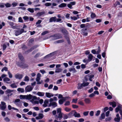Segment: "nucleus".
<instances>
[{"label": "nucleus", "instance_id": "59", "mask_svg": "<svg viewBox=\"0 0 122 122\" xmlns=\"http://www.w3.org/2000/svg\"><path fill=\"white\" fill-rule=\"evenodd\" d=\"M70 104V102L69 101L66 102L64 104L65 105L67 106L69 105Z\"/></svg>", "mask_w": 122, "mask_h": 122}, {"label": "nucleus", "instance_id": "24", "mask_svg": "<svg viewBox=\"0 0 122 122\" xmlns=\"http://www.w3.org/2000/svg\"><path fill=\"white\" fill-rule=\"evenodd\" d=\"M83 86L82 84V83L81 84L79 83L78 86L77 87V88L78 89H81L82 88Z\"/></svg>", "mask_w": 122, "mask_h": 122}, {"label": "nucleus", "instance_id": "54", "mask_svg": "<svg viewBox=\"0 0 122 122\" xmlns=\"http://www.w3.org/2000/svg\"><path fill=\"white\" fill-rule=\"evenodd\" d=\"M62 80L61 79H60L57 81L56 83L57 84H59L61 82Z\"/></svg>", "mask_w": 122, "mask_h": 122}, {"label": "nucleus", "instance_id": "21", "mask_svg": "<svg viewBox=\"0 0 122 122\" xmlns=\"http://www.w3.org/2000/svg\"><path fill=\"white\" fill-rule=\"evenodd\" d=\"M17 91L21 93L24 92V88H19L17 89Z\"/></svg>", "mask_w": 122, "mask_h": 122}, {"label": "nucleus", "instance_id": "64", "mask_svg": "<svg viewBox=\"0 0 122 122\" xmlns=\"http://www.w3.org/2000/svg\"><path fill=\"white\" fill-rule=\"evenodd\" d=\"M72 106V107L74 108H77L78 107V106L75 105H73Z\"/></svg>", "mask_w": 122, "mask_h": 122}, {"label": "nucleus", "instance_id": "44", "mask_svg": "<svg viewBox=\"0 0 122 122\" xmlns=\"http://www.w3.org/2000/svg\"><path fill=\"white\" fill-rule=\"evenodd\" d=\"M64 41V40L63 39H62L61 40H59L57 41H56V42L57 43H62Z\"/></svg>", "mask_w": 122, "mask_h": 122}, {"label": "nucleus", "instance_id": "8", "mask_svg": "<svg viewBox=\"0 0 122 122\" xmlns=\"http://www.w3.org/2000/svg\"><path fill=\"white\" fill-rule=\"evenodd\" d=\"M45 95L46 97L48 98H50L54 96V94L52 93L49 92H46Z\"/></svg>", "mask_w": 122, "mask_h": 122}, {"label": "nucleus", "instance_id": "41", "mask_svg": "<svg viewBox=\"0 0 122 122\" xmlns=\"http://www.w3.org/2000/svg\"><path fill=\"white\" fill-rule=\"evenodd\" d=\"M49 32L48 31L46 30L42 32L41 33V35L42 36H43L47 33H49Z\"/></svg>", "mask_w": 122, "mask_h": 122}, {"label": "nucleus", "instance_id": "32", "mask_svg": "<svg viewBox=\"0 0 122 122\" xmlns=\"http://www.w3.org/2000/svg\"><path fill=\"white\" fill-rule=\"evenodd\" d=\"M84 101L86 103H90L91 101L89 98H85L84 100Z\"/></svg>", "mask_w": 122, "mask_h": 122}, {"label": "nucleus", "instance_id": "63", "mask_svg": "<svg viewBox=\"0 0 122 122\" xmlns=\"http://www.w3.org/2000/svg\"><path fill=\"white\" fill-rule=\"evenodd\" d=\"M34 41V40L33 39H31L29 41V43L30 44L31 43H32Z\"/></svg>", "mask_w": 122, "mask_h": 122}, {"label": "nucleus", "instance_id": "29", "mask_svg": "<svg viewBox=\"0 0 122 122\" xmlns=\"http://www.w3.org/2000/svg\"><path fill=\"white\" fill-rule=\"evenodd\" d=\"M121 108V106L120 105L118 106L117 107H116L115 109L116 112H118L119 110Z\"/></svg>", "mask_w": 122, "mask_h": 122}, {"label": "nucleus", "instance_id": "38", "mask_svg": "<svg viewBox=\"0 0 122 122\" xmlns=\"http://www.w3.org/2000/svg\"><path fill=\"white\" fill-rule=\"evenodd\" d=\"M120 117H116L114 119V120L115 122H119L120 121Z\"/></svg>", "mask_w": 122, "mask_h": 122}, {"label": "nucleus", "instance_id": "42", "mask_svg": "<svg viewBox=\"0 0 122 122\" xmlns=\"http://www.w3.org/2000/svg\"><path fill=\"white\" fill-rule=\"evenodd\" d=\"M24 80L25 81L28 82L29 81V78L27 76H26L25 77Z\"/></svg>", "mask_w": 122, "mask_h": 122}, {"label": "nucleus", "instance_id": "23", "mask_svg": "<svg viewBox=\"0 0 122 122\" xmlns=\"http://www.w3.org/2000/svg\"><path fill=\"white\" fill-rule=\"evenodd\" d=\"M66 4L65 3H62L59 5V7L60 8L64 7L66 6Z\"/></svg>", "mask_w": 122, "mask_h": 122}, {"label": "nucleus", "instance_id": "16", "mask_svg": "<svg viewBox=\"0 0 122 122\" xmlns=\"http://www.w3.org/2000/svg\"><path fill=\"white\" fill-rule=\"evenodd\" d=\"M93 56L91 54H89L88 57V60L89 61H91L93 57Z\"/></svg>", "mask_w": 122, "mask_h": 122}, {"label": "nucleus", "instance_id": "22", "mask_svg": "<svg viewBox=\"0 0 122 122\" xmlns=\"http://www.w3.org/2000/svg\"><path fill=\"white\" fill-rule=\"evenodd\" d=\"M3 80L4 82H6L7 83H8L9 82H7L10 81V79L6 77L3 79Z\"/></svg>", "mask_w": 122, "mask_h": 122}, {"label": "nucleus", "instance_id": "7", "mask_svg": "<svg viewBox=\"0 0 122 122\" xmlns=\"http://www.w3.org/2000/svg\"><path fill=\"white\" fill-rule=\"evenodd\" d=\"M51 106H52L54 108L57 106V104L56 102H51L50 103L48 107H49Z\"/></svg>", "mask_w": 122, "mask_h": 122}, {"label": "nucleus", "instance_id": "56", "mask_svg": "<svg viewBox=\"0 0 122 122\" xmlns=\"http://www.w3.org/2000/svg\"><path fill=\"white\" fill-rule=\"evenodd\" d=\"M105 117V115L104 113H102L101 115V118L102 119H104Z\"/></svg>", "mask_w": 122, "mask_h": 122}, {"label": "nucleus", "instance_id": "14", "mask_svg": "<svg viewBox=\"0 0 122 122\" xmlns=\"http://www.w3.org/2000/svg\"><path fill=\"white\" fill-rule=\"evenodd\" d=\"M51 37H56V39H61L62 38V36L61 35H59L57 36H56L55 35L52 36Z\"/></svg>", "mask_w": 122, "mask_h": 122}, {"label": "nucleus", "instance_id": "36", "mask_svg": "<svg viewBox=\"0 0 122 122\" xmlns=\"http://www.w3.org/2000/svg\"><path fill=\"white\" fill-rule=\"evenodd\" d=\"M120 5V4L119 2L118 1H116L114 4V6L116 7L117 5Z\"/></svg>", "mask_w": 122, "mask_h": 122}, {"label": "nucleus", "instance_id": "5", "mask_svg": "<svg viewBox=\"0 0 122 122\" xmlns=\"http://www.w3.org/2000/svg\"><path fill=\"white\" fill-rule=\"evenodd\" d=\"M63 114V113H59L58 114V116L56 115L55 116V117L56 119L58 120V118H59V120H60L61 119L62 117Z\"/></svg>", "mask_w": 122, "mask_h": 122}, {"label": "nucleus", "instance_id": "50", "mask_svg": "<svg viewBox=\"0 0 122 122\" xmlns=\"http://www.w3.org/2000/svg\"><path fill=\"white\" fill-rule=\"evenodd\" d=\"M8 75H9V77L10 78H12V76L11 73L10 71H8Z\"/></svg>", "mask_w": 122, "mask_h": 122}, {"label": "nucleus", "instance_id": "52", "mask_svg": "<svg viewBox=\"0 0 122 122\" xmlns=\"http://www.w3.org/2000/svg\"><path fill=\"white\" fill-rule=\"evenodd\" d=\"M112 119L111 117H108L105 119V121H110Z\"/></svg>", "mask_w": 122, "mask_h": 122}, {"label": "nucleus", "instance_id": "34", "mask_svg": "<svg viewBox=\"0 0 122 122\" xmlns=\"http://www.w3.org/2000/svg\"><path fill=\"white\" fill-rule=\"evenodd\" d=\"M3 4L7 8L10 7L11 6V4L9 3H7L5 4Z\"/></svg>", "mask_w": 122, "mask_h": 122}, {"label": "nucleus", "instance_id": "58", "mask_svg": "<svg viewBox=\"0 0 122 122\" xmlns=\"http://www.w3.org/2000/svg\"><path fill=\"white\" fill-rule=\"evenodd\" d=\"M77 99H73L72 100V102L76 103L77 102Z\"/></svg>", "mask_w": 122, "mask_h": 122}, {"label": "nucleus", "instance_id": "9", "mask_svg": "<svg viewBox=\"0 0 122 122\" xmlns=\"http://www.w3.org/2000/svg\"><path fill=\"white\" fill-rule=\"evenodd\" d=\"M44 116L42 114L40 113L38 115V116L36 117V120H39L42 119L44 117Z\"/></svg>", "mask_w": 122, "mask_h": 122}, {"label": "nucleus", "instance_id": "57", "mask_svg": "<svg viewBox=\"0 0 122 122\" xmlns=\"http://www.w3.org/2000/svg\"><path fill=\"white\" fill-rule=\"evenodd\" d=\"M57 113H62L61 112V109L60 108H57Z\"/></svg>", "mask_w": 122, "mask_h": 122}, {"label": "nucleus", "instance_id": "15", "mask_svg": "<svg viewBox=\"0 0 122 122\" xmlns=\"http://www.w3.org/2000/svg\"><path fill=\"white\" fill-rule=\"evenodd\" d=\"M45 93L43 92H39L37 93V95L40 97H43L44 96Z\"/></svg>", "mask_w": 122, "mask_h": 122}, {"label": "nucleus", "instance_id": "12", "mask_svg": "<svg viewBox=\"0 0 122 122\" xmlns=\"http://www.w3.org/2000/svg\"><path fill=\"white\" fill-rule=\"evenodd\" d=\"M69 71L70 72H72L73 74L75 73L76 71L74 68H70L69 69Z\"/></svg>", "mask_w": 122, "mask_h": 122}, {"label": "nucleus", "instance_id": "2", "mask_svg": "<svg viewBox=\"0 0 122 122\" xmlns=\"http://www.w3.org/2000/svg\"><path fill=\"white\" fill-rule=\"evenodd\" d=\"M41 74L40 73H38L37 75V77L36 78V80L37 82V83L38 84H41L42 82V81H40L41 79Z\"/></svg>", "mask_w": 122, "mask_h": 122}, {"label": "nucleus", "instance_id": "31", "mask_svg": "<svg viewBox=\"0 0 122 122\" xmlns=\"http://www.w3.org/2000/svg\"><path fill=\"white\" fill-rule=\"evenodd\" d=\"M45 13L44 12H40L37 13V15L38 16H40Z\"/></svg>", "mask_w": 122, "mask_h": 122}, {"label": "nucleus", "instance_id": "27", "mask_svg": "<svg viewBox=\"0 0 122 122\" xmlns=\"http://www.w3.org/2000/svg\"><path fill=\"white\" fill-rule=\"evenodd\" d=\"M89 83L88 82H85L84 81L82 83V84L83 85V87H85V86H87L88 85Z\"/></svg>", "mask_w": 122, "mask_h": 122}, {"label": "nucleus", "instance_id": "3", "mask_svg": "<svg viewBox=\"0 0 122 122\" xmlns=\"http://www.w3.org/2000/svg\"><path fill=\"white\" fill-rule=\"evenodd\" d=\"M6 107V103L4 102H1V104H0V109L2 110H4Z\"/></svg>", "mask_w": 122, "mask_h": 122}, {"label": "nucleus", "instance_id": "62", "mask_svg": "<svg viewBox=\"0 0 122 122\" xmlns=\"http://www.w3.org/2000/svg\"><path fill=\"white\" fill-rule=\"evenodd\" d=\"M7 122H9L10 121V119L8 117H6L4 119Z\"/></svg>", "mask_w": 122, "mask_h": 122}, {"label": "nucleus", "instance_id": "28", "mask_svg": "<svg viewBox=\"0 0 122 122\" xmlns=\"http://www.w3.org/2000/svg\"><path fill=\"white\" fill-rule=\"evenodd\" d=\"M27 10L31 13H33L34 12V9L33 8H28L27 9Z\"/></svg>", "mask_w": 122, "mask_h": 122}, {"label": "nucleus", "instance_id": "25", "mask_svg": "<svg viewBox=\"0 0 122 122\" xmlns=\"http://www.w3.org/2000/svg\"><path fill=\"white\" fill-rule=\"evenodd\" d=\"M74 115L75 117H81V116L80 114L77 113L76 112H75L74 114Z\"/></svg>", "mask_w": 122, "mask_h": 122}, {"label": "nucleus", "instance_id": "46", "mask_svg": "<svg viewBox=\"0 0 122 122\" xmlns=\"http://www.w3.org/2000/svg\"><path fill=\"white\" fill-rule=\"evenodd\" d=\"M64 110L66 112H68L71 111V109L67 107H66L64 109Z\"/></svg>", "mask_w": 122, "mask_h": 122}, {"label": "nucleus", "instance_id": "40", "mask_svg": "<svg viewBox=\"0 0 122 122\" xmlns=\"http://www.w3.org/2000/svg\"><path fill=\"white\" fill-rule=\"evenodd\" d=\"M20 98L21 99H26V95H20Z\"/></svg>", "mask_w": 122, "mask_h": 122}, {"label": "nucleus", "instance_id": "26", "mask_svg": "<svg viewBox=\"0 0 122 122\" xmlns=\"http://www.w3.org/2000/svg\"><path fill=\"white\" fill-rule=\"evenodd\" d=\"M62 69L60 68H56L55 69V73H59L61 72L62 71Z\"/></svg>", "mask_w": 122, "mask_h": 122}, {"label": "nucleus", "instance_id": "39", "mask_svg": "<svg viewBox=\"0 0 122 122\" xmlns=\"http://www.w3.org/2000/svg\"><path fill=\"white\" fill-rule=\"evenodd\" d=\"M90 16L91 18L93 19L96 17V15L94 13H92L91 14Z\"/></svg>", "mask_w": 122, "mask_h": 122}, {"label": "nucleus", "instance_id": "19", "mask_svg": "<svg viewBox=\"0 0 122 122\" xmlns=\"http://www.w3.org/2000/svg\"><path fill=\"white\" fill-rule=\"evenodd\" d=\"M26 99L28 100H31L32 99V96L30 94H29L28 95H26Z\"/></svg>", "mask_w": 122, "mask_h": 122}, {"label": "nucleus", "instance_id": "10", "mask_svg": "<svg viewBox=\"0 0 122 122\" xmlns=\"http://www.w3.org/2000/svg\"><path fill=\"white\" fill-rule=\"evenodd\" d=\"M56 16L52 17H51L49 19V22H56Z\"/></svg>", "mask_w": 122, "mask_h": 122}, {"label": "nucleus", "instance_id": "55", "mask_svg": "<svg viewBox=\"0 0 122 122\" xmlns=\"http://www.w3.org/2000/svg\"><path fill=\"white\" fill-rule=\"evenodd\" d=\"M98 51H96L97 54H99V53H100L101 51V50L100 48V47H98Z\"/></svg>", "mask_w": 122, "mask_h": 122}, {"label": "nucleus", "instance_id": "48", "mask_svg": "<svg viewBox=\"0 0 122 122\" xmlns=\"http://www.w3.org/2000/svg\"><path fill=\"white\" fill-rule=\"evenodd\" d=\"M4 71H8V68L6 67H4L1 70V71L2 72H3Z\"/></svg>", "mask_w": 122, "mask_h": 122}, {"label": "nucleus", "instance_id": "53", "mask_svg": "<svg viewBox=\"0 0 122 122\" xmlns=\"http://www.w3.org/2000/svg\"><path fill=\"white\" fill-rule=\"evenodd\" d=\"M45 5L46 6H48L51 5V3H47L45 4Z\"/></svg>", "mask_w": 122, "mask_h": 122}, {"label": "nucleus", "instance_id": "30", "mask_svg": "<svg viewBox=\"0 0 122 122\" xmlns=\"http://www.w3.org/2000/svg\"><path fill=\"white\" fill-rule=\"evenodd\" d=\"M11 87L12 88H16L17 86L15 83H13L11 84L10 85Z\"/></svg>", "mask_w": 122, "mask_h": 122}, {"label": "nucleus", "instance_id": "37", "mask_svg": "<svg viewBox=\"0 0 122 122\" xmlns=\"http://www.w3.org/2000/svg\"><path fill=\"white\" fill-rule=\"evenodd\" d=\"M54 53H51L46 56V57H51L54 55Z\"/></svg>", "mask_w": 122, "mask_h": 122}, {"label": "nucleus", "instance_id": "51", "mask_svg": "<svg viewBox=\"0 0 122 122\" xmlns=\"http://www.w3.org/2000/svg\"><path fill=\"white\" fill-rule=\"evenodd\" d=\"M71 19L74 20H76L77 19V17L76 16H71Z\"/></svg>", "mask_w": 122, "mask_h": 122}, {"label": "nucleus", "instance_id": "49", "mask_svg": "<svg viewBox=\"0 0 122 122\" xmlns=\"http://www.w3.org/2000/svg\"><path fill=\"white\" fill-rule=\"evenodd\" d=\"M18 65L19 66L22 68H23V67L22 66L23 65H24V64L22 63H18Z\"/></svg>", "mask_w": 122, "mask_h": 122}, {"label": "nucleus", "instance_id": "33", "mask_svg": "<svg viewBox=\"0 0 122 122\" xmlns=\"http://www.w3.org/2000/svg\"><path fill=\"white\" fill-rule=\"evenodd\" d=\"M38 46L37 45L35 46H33L28 51V52H30L32 50H33L34 49L36 48Z\"/></svg>", "mask_w": 122, "mask_h": 122}, {"label": "nucleus", "instance_id": "1", "mask_svg": "<svg viewBox=\"0 0 122 122\" xmlns=\"http://www.w3.org/2000/svg\"><path fill=\"white\" fill-rule=\"evenodd\" d=\"M24 30L23 29H18L17 30L15 31V35L17 36L21 34L24 32Z\"/></svg>", "mask_w": 122, "mask_h": 122}, {"label": "nucleus", "instance_id": "13", "mask_svg": "<svg viewBox=\"0 0 122 122\" xmlns=\"http://www.w3.org/2000/svg\"><path fill=\"white\" fill-rule=\"evenodd\" d=\"M67 98V97H66L65 98H63L62 99H60L59 101V103L60 104H62L66 100V98Z\"/></svg>", "mask_w": 122, "mask_h": 122}, {"label": "nucleus", "instance_id": "60", "mask_svg": "<svg viewBox=\"0 0 122 122\" xmlns=\"http://www.w3.org/2000/svg\"><path fill=\"white\" fill-rule=\"evenodd\" d=\"M17 4V3H16L14 2L12 4V5L13 7H15L16 6Z\"/></svg>", "mask_w": 122, "mask_h": 122}, {"label": "nucleus", "instance_id": "47", "mask_svg": "<svg viewBox=\"0 0 122 122\" xmlns=\"http://www.w3.org/2000/svg\"><path fill=\"white\" fill-rule=\"evenodd\" d=\"M13 90H10V89H7L6 91V92L8 93H10L11 92H13Z\"/></svg>", "mask_w": 122, "mask_h": 122}, {"label": "nucleus", "instance_id": "20", "mask_svg": "<svg viewBox=\"0 0 122 122\" xmlns=\"http://www.w3.org/2000/svg\"><path fill=\"white\" fill-rule=\"evenodd\" d=\"M109 104L110 105H112L113 107H115L116 106V104L115 102H110L109 103Z\"/></svg>", "mask_w": 122, "mask_h": 122}, {"label": "nucleus", "instance_id": "6", "mask_svg": "<svg viewBox=\"0 0 122 122\" xmlns=\"http://www.w3.org/2000/svg\"><path fill=\"white\" fill-rule=\"evenodd\" d=\"M8 22L12 28L15 29L17 27V26L15 25V24L13 22L8 21Z\"/></svg>", "mask_w": 122, "mask_h": 122}, {"label": "nucleus", "instance_id": "18", "mask_svg": "<svg viewBox=\"0 0 122 122\" xmlns=\"http://www.w3.org/2000/svg\"><path fill=\"white\" fill-rule=\"evenodd\" d=\"M61 31L64 35H66L68 34L67 31L65 29H63L61 30Z\"/></svg>", "mask_w": 122, "mask_h": 122}, {"label": "nucleus", "instance_id": "43", "mask_svg": "<svg viewBox=\"0 0 122 122\" xmlns=\"http://www.w3.org/2000/svg\"><path fill=\"white\" fill-rule=\"evenodd\" d=\"M63 119L65 120V119H67L68 118V116L66 114H64L63 115Z\"/></svg>", "mask_w": 122, "mask_h": 122}, {"label": "nucleus", "instance_id": "4", "mask_svg": "<svg viewBox=\"0 0 122 122\" xmlns=\"http://www.w3.org/2000/svg\"><path fill=\"white\" fill-rule=\"evenodd\" d=\"M33 87L31 86H27L25 88V92H29L33 90Z\"/></svg>", "mask_w": 122, "mask_h": 122}, {"label": "nucleus", "instance_id": "35", "mask_svg": "<svg viewBox=\"0 0 122 122\" xmlns=\"http://www.w3.org/2000/svg\"><path fill=\"white\" fill-rule=\"evenodd\" d=\"M20 100L19 99H15V101H13V102L15 104H17L16 103H19V102H20Z\"/></svg>", "mask_w": 122, "mask_h": 122}, {"label": "nucleus", "instance_id": "17", "mask_svg": "<svg viewBox=\"0 0 122 122\" xmlns=\"http://www.w3.org/2000/svg\"><path fill=\"white\" fill-rule=\"evenodd\" d=\"M19 59L21 61H23L24 58L23 56L21 53H19L18 55Z\"/></svg>", "mask_w": 122, "mask_h": 122}, {"label": "nucleus", "instance_id": "45", "mask_svg": "<svg viewBox=\"0 0 122 122\" xmlns=\"http://www.w3.org/2000/svg\"><path fill=\"white\" fill-rule=\"evenodd\" d=\"M23 19L24 20L26 21H28L29 20V18L27 16H24L23 17Z\"/></svg>", "mask_w": 122, "mask_h": 122}, {"label": "nucleus", "instance_id": "61", "mask_svg": "<svg viewBox=\"0 0 122 122\" xmlns=\"http://www.w3.org/2000/svg\"><path fill=\"white\" fill-rule=\"evenodd\" d=\"M88 111L85 112L83 113V115L85 116H87L88 115Z\"/></svg>", "mask_w": 122, "mask_h": 122}, {"label": "nucleus", "instance_id": "11", "mask_svg": "<svg viewBox=\"0 0 122 122\" xmlns=\"http://www.w3.org/2000/svg\"><path fill=\"white\" fill-rule=\"evenodd\" d=\"M15 78L16 79H20L22 78V75L19 74H16L15 76Z\"/></svg>", "mask_w": 122, "mask_h": 122}]
</instances>
